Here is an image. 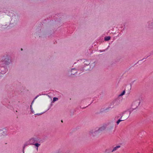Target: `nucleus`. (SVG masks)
Returning <instances> with one entry per match:
<instances>
[{
	"mask_svg": "<svg viewBox=\"0 0 153 153\" xmlns=\"http://www.w3.org/2000/svg\"><path fill=\"white\" fill-rule=\"evenodd\" d=\"M27 146V144H25L23 146V153H24V149L25 148V147L26 146Z\"/></svg>",
	"mask_w": 153,
	"mask_h": 153,
	"instance_id": "nucleus-20",
	"label": "nucleus"
},
{
	"mask_svg": "<svg viewBox=\"0 0 153 153\" xmlns=\"http://www.w3.org/2000/svg\"><path fill=\"white\" fill-rule=\"evenodd\" d=\"M7 135V131L5 129L0 130V137L5 136Z\"/></svg>",
	"mask_w": 153,
	"mask_h": 153,
	"instance_id": "nucleus-6",
	"label": "nucleus"
},
{
	"mask_svg": "<svg viewBox=\"0 0 153 153\" xmlns=\"http://www.w3.org/2000/svg\"><path fill=\"white\" fill-rule=\"evenodd\" d=\"M111 38V37L109 36H107L105 38V41H108Z\"/></svg>",
	"mask_w": 153,
	"mask_h": 153,
	"instance_id": "nucleus-13",
	"label": "nucleus"
},
{
	"mask_svg": "<svg viewBox=\"0 0 153 153\" xmlns=\"http://www.w3.org/2000/svg\"><path fill=\"white\" fill-rule=\"evenodd\" d=\"M37 139L36 138H32L28 141L29 144L30 145H34L35 146L37 151H38V147L40 146V144L37 143Z\"/></svg>",
	"mask_w": 153,
	"mask_h": 153,
	"instance_id": "nucleus-1",
	"label": "nucleus"
},
{
	"mask_svg": "<svg viewBox=\"0 0 153 153\" xmlns=\"http://www.w3.org/2000/svg\"><path fill=\"white\" fill-rule=\"evenodd\" d=\"M58 100V98L55 97L53 98V102H54L57 100Z\"/></svg>",
	"mask_w": 153,
	"mask_h": 153,
	"instance_id": "nucleus-17",
	"label": "nucleus"
},
{
	"mask_svg": "<svg viewBox=\"0 0 153 153\" xmlns=\"http://www.w3.org/2000/svg\"><path fill=\"white\" fill-rule=\"evenodd\" d=\"M1 62V65H2V66L5 67L10 65L11 62V60L9 58H6Z\"/></svg>",
	"mask_w": 153,
	"mask_h": 153,
	"instance_id": "nucleus-5",
	"label": "nucleus"
},
{
	"mask_svg": "<svg viewBox=\"0 0 153 153\" xmlns=\"http://www.w3.org/2000/svg\"><path fill=\"white\" fill-rule=\"evenodd\" d=\"M30 109H31V112L33 114L34 113V111L33 110V109H32V106L31 105L30 106Z\"/></svg>",
	"mask_w": 153,
	"mask_h": 153,
	"instance_id": "nucleus-19",
	"label": "nucleus"
},
{
	"mask_svg": "<svg viewBox=\"0 0 153 153\" xmlns=\"http://www.w3.org/2000/svg\"><path fill=\"white\" fill-rule=\"evenodd\" d=\"M34 100H33V101H32V102L31 103V105L33 103V102H34Z\"/></svg>",
	"mask_w": 153,
	"mask_h": 153,
	"instance_id": "nucleus-22",
	"label": "nucleus"
},
{
	"mask_svg": "<svg viewBox=\"0 0 153 153\" xmlns=\"http://www.w3.org/2000/svg\"><path fill=\"white\" fill-rule=\"evenodd\" d=\"M39 96L38 95L34 99V100L36 99Z\"/></svg>",
	"mask_w": 153,
	"mask_h": 153,
	"instance_id": "nucleus-21",
	"label": "nucleus"
},
{
	"mask_svg": "<svg viewBox=\"0 0 153 153\" xmlns=\"http://www.w3.org/2000/svg\"><path fill=\"white\" fill-rule=\"evenodd\" d=\"M107 151H108V150H107V149H106V150H105V152H107Z\"/></svg>",
	"mask_w": 153,
	"mask_h": 153,
	"instance_id": "nucleus-24",
	"label": "nucleus"
},
{
	"mask_svg": "<svg viewBox=\"0 0 153 153\" xmlns=\"http://www.w3.org/2000/svg\"><path fill=\"white\" fill-rule=\"evenodd\" d=\"M71 75H74L76 73H77V71L74 68L71 69Z\"/></svg>",
	"mask_w": 153,
	"mask_h": 153,
	"instance_id": "nucleus-11",
	"label": "nucleus"
},
{
	"mask_svg": "<svg viewBox=\"0 0 153 153\" xmlns=\"http://www.w3.org/2000/svg\"><path fill=\"white\" fill-rule=\"evenodd\" d=\"M21 50H22V48H21Z\"/></svg>",
	"mask_w": 153,
	"mask_h": 153,
	"instance_id": "nucleus-26",
	"label": "nucleus"
},
{
	"mask_svg": "<svg viewBox=\"0 0 153 153\" xmlns=\"http://www.w3.org/2000/svg\"><path fill=\"white\" fill-rule=\"evenodd\" d=\"M131 112V110H128L123 112L122 113V116L120 119H123L124 120H126L129 117Z\"/></svg>",
	"mask_w": 153,
	"mask_h": 153,
	"instance_id": "nucleus-3",
	"label": "nucleus"
},
{
	"mask_svg": "<svg viewBox=\"0 0 153 153\" xmlns=\"http://www.w3.org/2000/svg\"><path fill=\"white\" fill-rule=\"evenodd\" d=\"M124 121V120L123 119H121L120 118L117 121V125H118L120 122L122 121Z\"/></svg>",
	"mask_w": 153,
	"mask_h": 153,
	"instance_id": "nucleus-14",
	"label": "nucleus"
},
{
	"mask_svg": "<svg viewBox=\"0 0 153 153\" xmlns=\"http://www.w3.org/2000/svg\"><path fill=\"white\" fill-rule=\"evenodd\" d=\"M36 115H39V114H36Z\"/></svg>",
	"mask_w": 153,
	"mask_h": 153,
	"instance_id": "nucleus-25",
	"label": "nucleus"
},
{
	"mask_svg": "<svg viewBox=\"0 0 153 153\" xmlns=\"http://www.w3.org/2000/svg\"><path fill=\"white\" fill-rule=\"evenodd\" d=\"M120 146H117L113 148V149L111 151V152H113L115 151H116L118 149L120 148Z\"/></svg>",
	"mask_w": 153,
	"mask_h": 153,
	"instance_id": "nucleus-10",
	"label": "nucleus"
},
{
	"mask_svg": "<svg viewBox=\"0 0 153 153\" xmlns=\"http://www.w3.org/2000/svg\"><path fill=\"white\" fill-rule=\"evenodd\" d=\"M106 128V131L109 134L111 133V130L113 129L114 126V122L111 121L105 124Z\"/></svg>",
	"mask_w": 153,
	"mask_h": 153,
	"instance_id": "nucleus-2",
	"label": "nucleus"
},
{
	"mask_svg": "<svg viewBox=\"0 0 153 153\" xmlns=\"http://www.w3.org/2000/svg\"><path fill=\"white\" fill-rule=\"evenodd\" d=\"M125 91L124 90L119 96H122L125 94Z\"/></svg>",
	"mask_w": 153,
	"mask_h": 153,
	"instance_id": "nucleus-16",
	"label": "nucleus"
},
{
	"mask_svg": "<svg viewBox=\"0 0 153 153\" xmlns=\"http://www.w3.org/2000/svg\"><path fill=\"white\" fill-rule=\"evenodd\" d=\"M8 27V26L7 25H2L1 26V28H2L5 29L7 28Z\"/></svg>",
	"mask_w": 153,
	"mask_h": 153,
	"instance_id": "nucleus-15",
	"label": "nucleus"
},
{
	"mask_svg": "<svg viewBox=\"0 0 153 153\" xmlns=\"http://www.w3.org/2000/svg\"><path fill=\"white\" fill-rule=\"evenodd\" d=\"M140 103V100H137L133 102L131 105V108L130 110L131 111L136 109L139 106Z\"/></svg>",
	"mask_w": 153,
	"mask_h": 153,
	"instance_id": "nucleus-4",
	"label": "nucleus"
},
{
	"mask_svg": "<svg viewBox=\"0 0 153 153\" xmlns=\"http://www.w3.org/2000/svg\"><path fill=\"white\" fill-rule=\"evenodd\" d=\"M149 27L151 28H153V21L149 22Z\"/></svg>",
	"mask_w": 153,
	"mask_h": 153,
	"instance_id": "nucleus-12",
	"label": "nucleus"
},
{
	"mask_svg": "<svg viewBox=\"0 0 153 153\" xmlns=\"http://www.w3.org/2000/svg\"><path fill=\"white\" fill-rule=\"evenodd\" d=\"M19 20L18 16L14 15L12 16L11 22L14 23H16Z\"/></svg>",
	"mask_w": 153,
	"mask_h": 153,
	"instance_id": "nucleus-7",
	"label": "nucleus"
},
{
	"mask_svg": "<svg viewBox=\"0 0 153 153\" xmlns=\"http://www.w3.org/2000/svg\"><path fill=\"white\" fill-rule=\"evenodd\" d=\"M106 125L105 124H103L97 130V131L100 132L105 130L106 129Z\"/></svg>",
	"mask_w": 153,
	"mask_h": 153,
	"instance_id": "nucleus-8",
	"label": "nucleus"
},
{
	"mask_svg": "<svg viewBox=\"0 0 153 153\" xmlns=\"http://www.w3.org/2000/svg\"><path fill=\"white\" fill-rule=\"evenodd\" d=\"M34 100H33V101H32V102L31 103V105L33 103V102H34Z\"/></svg>",
	"mask_w": 153,
	"mask_h": 153,
	"instance_id": "nucleus-23",
	"label": "nucleus"
},
{
	"mask_svg": "<svg viewBox=\"0 0 153 153\" xmlns=\"http://www.w3.org/2000/svg\"><path fill=\"white\" fill-rule=\"evenodd\" d=\"M85 62V64L87 65H88L90 64L89 62L87 61H86Z\"/></svg>",
	"mask_w": 153,
	"mask_h": 153,
	"instance_id": "nucleus-18",
	"label": "nucleus"
},
{
	"mask_svg": "<svg viewBox=\"0 0 153 153\" xmlns=\"http://www.w3.org/2000/svg\"><path fill=\"white\" fill-rule=\"evenodd\" d=\"M97 132V130L92 129L89 131V133L90 135L94 136V134Z\"/></svg>",
	"mask_w": 153,
	"mask_h": 153,
	"instance_id": "nucleus-9",
	"label": "nucleus"
}]
</instances>
